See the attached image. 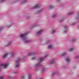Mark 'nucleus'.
<instances>
[{
    "instance_id": "obj_20",
    "label": "nucleus",
    "mask_w": 79,
    "mask_h": 79,
    "mask_svg": "<svg viewBox=\"0 0 79 79\" xmlns=\"http://www.w3.org/2000/svg\"><path fill=\"white\" fill-rule=\"evenodd\" d=\"M36 58L35 57H33L32 58V60H36Z\"/></svg>"
},
{
    "instance_id": "obj_10",
    "label": "nucleus",
    "mask_w": 79,
    "mask_h": 79,
    "mask_svg": "<svg viewBox=\"0 0 79 79\" xmlns=\"http://www.w3.org/2000/svg\"><path fill=\"white\" fill-rule=\"evenodd\" d=\"M51 64L55 63V61L54 60V59H52L51 60Z\"/></svg>"
},
{
    "instance_id": "obj_23",
    "label": "nucleus",
    "mask_w": 79,
    "mask_h": 79,
    "mask_svg": "<svg viewBox=\"0 0 79 79\" xmlns=\"http://www.w3.org/2000/svg\"><path fill=\"white\" fill-rule=\"evenodd\" d=\"M5 2V0H2L1 1V3H2V2Z\"/></svg>"
},
{
    "instance_id": "obj_17",
    "label": "nucleus",
    "mask_w": 79,
    "mask_h": 79,
    "mask_svg": "<svg viewBox=\"0 0 79 79\" xmlns=\"http://www.w3.org/2000/svg\"><path fill=\"white\" fill-rule=\"evenodd\" d=\"M56 15H53L52 16V18H55V17H56Z\"/></svg>"
},
{
    "instance_id": "obj_34",
    "label": "nucleus",
    "mask_w": 79,
    "mask_h": 79,
    "mask_svg": "<svg viewBox=\"0 0 79 79\" xmlns=\"http://www.w3.org/2000/svg\"><path fill=\"white\" fill-rule=\"evenodd\" d=\"M8 27H10V26H9Z\"/></svg>"
},
{
    "instance_id": "obj_7",
    "label": "nucleus",
    "mask_w": 79,
    "mask_h": 79,
    "mask_svg": "<svg viewBox=\"0 0 79 79\" xmlns=\"http://www.w3.org/2000/svg\"><path fill=\"white\" fill-rule=\"evenodd\" d=\"M41 66V64H40V63L37 64L35 65V67H37V66Z\"/></svg>"
},
{
    "instance_id": "obj_13",
    "label": "nucleus",
    "mask_w": 79,
    "mask_h": 79,
    "mask_svg": "<svg viewBox=\"0 0 79 79\" xmlns=\"http://www.w3.org/2000/svg\"><path fill=\"white\" fill-rule=\"evenodd\" d=\"M31 76H32L31 75H29L28 76V79H31Z\"/></svg>"
},
{
    "instance_id": "obj_12",
    "label": "nucleus",
    "mask_w": 79,
    "mask_h": 79,
    "mask_svg": "<svg viewBox=\"0 0 79 79\" xmlns=\"http://www.w3.org/2000/svg\"><path fill=\"white\" fill-rule=\"evenodd\" d=\"M42 12V10H40L36 12V14H39V13H40Z\"/></svg>"
},
{
    "instance_id": "obj_18",
    "label": "nucleus",
    "mask_w": 79,
    "mask_h": 79,
    "mask_svg": "<svg viewBox=\"0 0 79 79\" xmlns=\"http://www.w3.org/2000/svg\"><path fill=\"white\" fill-rule=\"evenodd\" d=\"M66 55V53H64L63 54H62L61 56H64V55Z\"/></svg>"
},
{
    "instance_id": "obj_3",
    "label": "nucleus",
    "mask_w": 79,
    "mask_h": 79,
    "mask_svg": "<svg viewBox=\"0 0 79 79\" xmlns=\"http://www.w3.org/2000/svg\"><path fill=\"white\" fill-rule=\"evenodd\" d=\"M8 64H2L0 65V66H3L4 67V69H6L8 67Z\"/></svg>"
},
{
    "instance_id": "obj_32",
    "label": "nucleus",
    "mask_w": 79,
    "mask_h": 79,
    "mask_svg": "<svg viewBox=\"0 0 79 79\" xmlns=\"http://www.w3.org/2000/svg\"><path fill=\"white\" fill-rule=\"evenodd\" d=\"M45 69V68H44L43 69V71H44V70Z\"/></svg>"
},
{
    "instance_id": "obj_15",
    "label": "nucleus",
    "mask_w": 79,
    "mask_h": 79,
    "mask_svg": "<svg viewBox=\"0 0 79 79\" xmlns=\"http://www.w3.org/2000/svg\"><path fill=\"white\" fill-rule=\"evenodd\" d=\"M29 55H34V53H30L28 54Z\"/></svg>"
},
{
    "instance_id": "obj_16",
    "label": "nucleus",
    "mask_w": 79,
    "mask_h": 79,
    "mask_svg": "<svg viewBox=\"0 0 79 79\" xmlns=\"http://www.w3.org/2000/svg\"><path fill=\"white\" fill-rule=\"evenodd\" d=\"M73 50H74V49H73V48H71L69 49V50L70 52H72V51H73Z\"/></svg>"
},
{
    "instance_id": "obj_33",
    "label": "nucleus",
    "mask_w": 79,
    "mask_h": 79,
    "mask_svg": "<svg viewBox=\"0 0 79 79\" xmlns=\"http://www.w3.org/2000/svg\"><path fill=\"white\" fill-rule=\"evenodd\" d=\"M2 30V29H1V30H0V32H1V30Z\"/></svg>"
},
{
    "instance_id": "obj_11",
    "label": "nucleus",
    "mask_w": 79,
    "mask_h": 79,
    "mask_svg": "<svg viewBox=\"0 0 79 79\" xmlns=\"http://www.w3.org/2000/svg\"><path fill=\"white\" fill-rule=\"evenodd\" d=\"M66 61L67 62H69L70 61V60H69V59L68 58L66 59Z\"/></svg>"
},
{
    "instance_id": "obj_26",
    "label": "nucleus",
    "mask_w": 79,
    "mask_h": 79,
    "mask_svg": "<svg viewBox=\"0 0 79 79\" xmlns=\"http://www.w3.org/2000/svg\"><path fill=\"white\" fill-rule=\"evenodd\" d=\"M15 55V54H14V53H12L11 54V56H13Z\"/></svg>"
},
{
    "instance_id": "obj_31",
    "label": "nucleus",
    "mask_w": 79,
    "mask_h": 79,
    "mask_svg": "<svg viewBox=\"0 0 79 79\" xmlns=\"http://www.w3.org/2000/svg\"><path fill=\"white\" fill-rule=\"evenodd\" d=\"M78 57H79V56H77V57H76V58H78Z\"/></svg>"
},
{
    "instance_id": "obj_30",
    "label": "nucleus",
    "mask_w": 79,
    "mask_h": 79,
    "mask_svg": "<svg viewBox=\"0 0 79 79\" xmlns=\"http://www.w3.org/2000/svg\"><path fill=\"white\" fill-rule=\"evenodd\" d=\"M66 32H67L66 31H65L64 32V33L65 34H66Z\"/></svg>"
},
{
    "instance_id": "obj_24",
    "label": "nucleus",
    "mask_w": 79,
    "mask_h": 79,
    "mask_svg": "<svg viewBox=\"0 0 79 79\" xmlns=\"http://www.w3.org/2000/svg\"><path fill=\"white\" fill-rule=\"evenodd\" d=\"M4 77H0V79H4Z\"/></svg>"
},
{
    "instance_id": "obj_14",
    "label": "nucleus",
    "mask_w": 79,
    "mask_h": 79,
    "mask_svg": "<svg viewBox=\"0 0 79 79\" xmlns=\"http://www.w3.org/2000/svg\"><path fill=\"white\" fill-rule=\"evenodd\" d=\"M54 8V6H50L49 7V8L50 9H52V8Z\"/></svg>"
},
{
    "instance_id": "obj_5",
    "label": "nucleus",
    "mask_w": 79,
    "mask_h": 79,
    "mask_svg": "<svg viewBox=\"0 0 79 79\" xmlns=\"http://www.w3.org/2000/svg\"><path fill=\"white\" fill-rule=\"evenodd\" d=\"M40 6L39 4H37L35 6L33 7L32 9H37L40 7Z\"/></svg>"
},
{
    "instance_id": "obj_6",
    "label": "nucleus",
    "mask_w": 79,
    "mask_h": 79,
    "mask_svg": "<svg viewBox=\"0 0 79 79\" xmlns=\"http://www.w3.org/2000/svg\"><path fill=\"white\" fill-rule=\"evenodd\" d=\"M42 30H41L40 31L37 32L36 33V34L37 35H40V34H42Z\"/></svg>"
},
{
    "instance_id": "obj_25",
    "label": "nucleus",
    "mask_w": 79,
    "mask_h": 79,
    "mask_svg": "<svg viewBox=\"0 0 79 79\" xmlns=\"http://www.w3.org/2000/svg\"><path fill=\"white\" fill-rule=\"evenodd\" d=\"M55 30H53L52 32V33H55Z\"/></svg>"
},
{
    "instance_id": "obj_29",
    "label": "nucleus",
    "mask_w": 79,
    "mask_h": 79,
    "mask_svg": "<svg viewBox=\"0 0 79 79\" xmlns=\"http://www.w3.org/2000/svg\"><path fill=\"white\" fill-rule=\"evenodd\" d=\"M8 78H9V79H10V78H11V77L10 76H9Z\"/></svg>"
},
{
    "instance_id": "obj_27",
    "label": "nucleus",
    "mask_w": 79,
    "mask_h": 79,
    "mask_svg": "<svg viewBox=\"0 0 79 79\" xmlns=\"http://www.w3.org/2000/svg\"><path fill=\"white\" fill-rule=\"evenodd\" d=\"M52 75H55V74H56V73H54L52 74Z\"/></svg>"
},
{
    "instance_id": "obj_35",
    "label": "nucleus",
    "mask_w": 79,
    "mask_h": 79,
    "mask_svg": "<svg viewBox=\"0 0 79 79\" xmlns=\"http://www.w3.org/2000/svg\"><path fill=\"white\" fill-rule=\"evenodd\" d=\"M16 73H15V74H16Z\"/></svg>"
},
{
    "instance_id": "obj_2",
    "label": "nucleus",
    "mask_w": 79,
    "mask_h": 79,
    "mask_svg": "<svg viewBox=\"0 0 79 79\" xmlns=\"http://www.w3.org/2000/svg\"><path fill=\"white\" fill-rule=\"evenodd\" d=\"M21 59L20 58H19L15 62V68H19V61H20Z\"/></svg>"
},
{
    "instance_id": "obj_28",
    "label": "nucleus",
    "mask_w": 79,
    "mask_h": 79,
    "mask_svg": "<svg viewBox=\"0 0 79 79\" xmlns=\"http://www.w3.org/2000/svg\"><path fill=\"white\" fill-rule=\"evenodd\" d=\"M22 78L23 79H24V76L22 77Z\"/></svg>"
},
{
    "instance_id": "obj_36",
    "label": "nucleus",
    "mask_w": 79,
    "mask_h": 79,
    "mask_svg": "<svg viewBox=\"0 0 79 79\" xmlns=\"http://www.w3.org/2000/svg\"><path fill=\"white\" fill-rule=\"evenodd\" d=\"M40 79H42V78H40Z\"/></svg>"
},
{
    "instance_id": "obj_22",
    "label": "nucleus",
    "mask_w": 79,
    "mask_h": 79,
    "mask_svg": "<svg viewBox=\"0 0 79 79\" xmlns=\"http://www.w3.org/2000/svg\"><path fill=\"white\" fill-rule=\"evenodd\" d=\"M11 44V42H9L8 44L7 45V46L10 45V44Z\"/></svg>"
},
{
    "instance_id": "obj_37",
    "label": "nucleus",
    "mask_w": 79,
    "mask_h": 79,
    "mask_svg": "<svg viewBox=\"0 0 79 79\" xmlns=\"http://www.w3.org/2000/svg\"><path fill=\"white\" fill-rule=\"evenodd\" d=\"M73 41H74V40H73Z\"/></svg>"
},
{
    "instance_id": "obj_8",
    "label": "nucleus",
    "mask_w": 79,
    "mask_h": 79,
    "mask_svg": "<svg viewBox=\"0 0 79 79\" xmlns=\"http://www.w3.org/2000/svg\"><path fill=\"white\" fill-rule=\"evenodd\" d=\"M8 55H9L8 53L4 55L3 56V57L4 58H6V57Z\"/></svg>"
},
{
    "instance_id": "obj_4",
    "label": "nucleus",
    "mask_w": 79,
    "mask_h": 79,
    "mask_svg": "<svg viewBox=\"0 0 79 79\" xmlns=\"http://www.w3.org/2000/svg\"><path fill=\"white\" fill-rule=\"evenodd\" d=\"M47 56H48V55H46L45 56V57H41L40 59L38 60L39 61V62L40 63L42 62V61H43L44 60V58H47Z\"/></svg>"
},
{
    "instance_id": "obj_9",
    "label": "nucleus",
    "mask_w": 79,
    "mask_h": 79,
    "mask_svg": "<svg viewBox=\"0 0 79 79\" xmlns=\"http://www.w3.org/2000/svg\"><path fill=\"white\" fill-rule=\"evenodd\" d=\"M48 48L49 49H51V48H53V46L52 45H49L48 46Z\"/></svg>"
},
{
    "instance_id": "obj_1",
    "label": "nucleus",
    "mask_w": 79,
    "mask_h": 79,
    "mask_svg": "<svg viewBox=\"0 0 79 79\" xmlns=\"http://www.w3.org/2000/svg\"><path fill=\"white\" fill-rule=\"evenodd\" d=\"M27 34V33H26L20 35V37L24 41V43L25 44L28 43L29 42V40H28V39L26 37V36Z\"/></svg>"
},
{
    "instance_id": "obj_19",
    "label": "nucleus",
    "mask_w": 79,
    "mask_h": 79,
    "mask_svg": "<svg viewBox=\"0 0 79 79\" xmlns=\"http://www.w3.org/2000/svg\"><path fill=\"white\" fill-rule=\"evenodd\" d=\"M27 2V0H25L23 2V3H26Z\"/></svg>"
},
{
    "instance_id": "obj_21",
    "label": "nucleus",
    "mask_w": 79,
    "mask_h": 79,
    "mask_svg": "<svg viewBox=\"0 0 79 79\" xmlns=\"http://www.w3.org/2000/svg\"><path fill=\"white\" fill-rule=\"evenodd\" d=\"M73 14H74V12H71V13L69 14V15H73Z\"/></svg>"
}]
</instances>
